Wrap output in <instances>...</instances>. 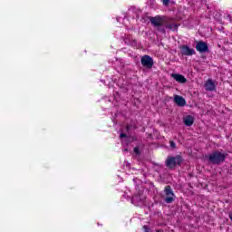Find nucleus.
Listing matches in <instances>:
<instances>
[{
	"label": "nucleus",
	"instance_id": "obj_1",
	"mask_svg": "<svg viewBox=\"0 0 232 232\" xmlns=\"http://www.w3.org/2000/svg\"><path fill=\"white\" fill-rule=\"evenodd\" d=\"M208 159L212 164H220L226 160V154L215 151L209 155Z\"/></svg>",
	"mask_w": 232,
	"mask_h": 232
},
{
	"label": "nucleus",
	"instance_id": "obj_2",
	"mask_svg": "<svg viewBox=\"0 0 232 232\" xmlns=\"http://www.w3.org/2000/svg\"><path fill=\"white\" fill-rule=\"evenodd\" d=\"M181 163H182V158L180 156L168 157L166 160V166L167 168H169V169H173V168H176L177 166H180Z\"/></svg>",
	"mask_w": 232,
	"mask_h": 232
},
{
	"label": "nucleus",
	"instance_id": "obj_3",
	"mask_svg": "<svg viewBox=\"0 0 232 232\" xmlns=\"http://www.w3.org/2000/svg\"><path fill=\"white\" fill-rule=\"evenodd\" d=\"M141 64L142 66H144V68H153V58H151L150 55H144L143 57H141Z\"/></svg>",
	"mask_w": 232,
	"mask_h": 232
},
{
	"label": "nucleus",
	"instance_id": "obj_4",
	"mask_svg": "<svg viewBox=\"0 0 232 232\" xmlns=\"http://www.w3.org/2000/svg\"><path fill=\"white\" fill-rule=\"evenodd\" d=\"M146 200V197L142 194L134 195L131 198V204L134 206H142Z\"/></svg>",
	"mask_w": 232,
	"mask_h": 232
},
{
	"label": "nucleus",
	"instance_id": "obj_5",
	"mask_svg": "<svg viewBox=\"0 0 232 232\" xmlns=\"http://www.w3.org/2000/svg\"><path fill=\"white\" fill-rule=\"evenodd\" d=\"M165 195H167V198H165V202H167V204H171V202L175 200V194L173 193V190H171L170 187H167L165 188Z\"/></svg>",
	"mask_w": 232,
	"mask_h": 232
},
{
	"label": "nucleus",
	"instance_id": "obj_6",
	"mask_svg": "<svg viewBox=\"0 0 232 232\" xmlns=\"http://www.w3.org/2000/svg\"><path fill=\"white\" fill-rule=\"evenodd\" d=\"M196 50L199 52V53H206L207 52H209V47H208V44L200 41L197 43Z\"/></svg>",
	"mask_w": 232,
	"mask_h": 232
},
{
	"label": "nucleus",
	"instance_id": "obj_7",
	"mask_svg": "<svg viewBox=\"0 0 232 232\" xmlns=\"http://www.w3.org/2000/svg\"><path fill=\"white\" fill-rule=\"evenodd\" d=\"M171 77L173 78L174 81L179 82L180 84H185V82H188V79H186V77H184V75L182 74L172 73Z\"/></svg>",
	"mask_w": 232,
	"mask_h": 232
},
{
	"label": "nucleus",
	"instance_id": "obj_8",
	"mask_svg": "<svg viewBox=\"0 0 232 232\" xmlns=\"http://www.w3.org/2000/svg\"><path fill=\"white\" fill-rule=\"evenodd\" d=\"M182 55H195V49L189 48V46L183 45L180 47Z\"/></svg>",
	"mask_w": 232,
	"mask_h": 232
},
{
	"label": "nucleus",
	"instance_id": "obj_9",
	"mask_svg": "<svg viewBox=\"0 0 232 232\" xmlns=\"http://www.w3.org/2000/svg\"><path fill=\"white\" fill-rule=\"evenodd\" d=\"M174 102L177 104V106H179L180 108L184 107L186 105V100L182 96L174 95Z\"/></svg>",
	"mask_w": 232,
	"mask_h": 232
},
{
	"label": "nucleus",
	"instance_id": "obj_10",
	"mask_svg": "<svg viewBox=\"0 0 232 232\" xmlns=\"http://www.w3.org/2000/svg\"><path fill=\"white\" fill-rule=\"evenodd\" d=\"M183 122L185 126H193V122H195V118L191 115L185 116L183 118Z\"/></svg>",
	"mask_w": 232,
	"mask_h": 232
},
{
	"label": "nucleus",
	"instance_id": "obj_11",
	"mask_svg": "<svg viewBox=\"0 0 232 232\" xmlns=\"http://www.w3.org/2000/svg\"><path fill=\"white\" fill-rule=\"evenodd\" d=\"M124 41H125V44H128L129 46H137V41L133 39V36L131 35H127Z\"/></svg>",
	"mask_w": 232,
	"mask_h": 232
},
{
	"label": "nucleus",
	"instance_id": "obj_12",
	"mask_svg": "<svg viewBox=\"0 0 232 232\" xmlns=\"http://www.w3.org/2000/svg\"><path fill=\"white\" fill-rule=\"evenodd\" d=\"M205 88L206 90H208V92H214L216 86H215V82L212 80H208L206 83H205Z\"/></svg>",
	"mask_w": 232,
	"mask_h": 232
},
{
	"label": "nucleus",
	"instance_id": "obj_13",
	"mask_svg": "<svg viewBox=\"0 0 232 232\" xmlns=\"http://www.w3.org/2000/svg\"><path fill=\"white\" fill-rule=\"evenodd\" d=\"M120 139H121L122 146H128V144L130 142V138L128 136H126L125 133H121L120 134Z\"/></svg>",
	"mask_w": 232,
	"mask_h": 232
},
{
	"label": "nucleus",
	"instance_id": "obj_14",
	"mask_svg": "<svg viewBox=\"0 0 232 232\" xmlns=\"http://www.w3.org/2000/svg\"><path fill=\"white\" fill-rule=\"evenodd\" d=\"M150 23H151V24H153V26H161L162 25V20H160L159 17L150 18Z\"/></svg>",
	"mask_w": 232,
	"mask_h": 232
},
{
	"label": "nucleus",
	"instance_id": "obj_15",
	"mask_svg": "<svg viewBox=\"0 0 232 232\" xmlns=\"http://www.w3.org/2000/svg\"><path fill=\"white\" fill-rule=\"evenodd\" d=\"M166 28H168L169 30H172V32H175L177 30V28H179V24H167Z\"/></svg>",
	"mask_w": 232,
	"mask_h": 232
},
{
	"label": "nucleus",
	"instance_id": "obj_16",
	"mask_svg": "<svg viewBox=\"0 0 232 232\" xmlns=\"http://www.w3.org/2000/svg\"><path fill=\"white\" fill-rule=\"evenodd\" d=\"M164 6H168L169 5V0H161Z\"/></svg>",
	"mask_w": 232,
	"mask_h": 232
},
{
	"label": "nucleus",
	"instance_id": "obj_17",
	"mask_svg": "<svg viewBox=\"0 0 232 232\" xmlns=\"http://www.w3.org/2000/svg\"><path fill=\"white\" fill-rule=\"evenodd\" d=\"M142 229L144 232H150V227H148V226H143Z\"/></svg>",
	"mask_w": 232,
	"mask_h": 232
},
{
	"label": "nucleus",
	"instance_id": "obj_18",
	"mask_svg": "<svg viewBox=\"0 0 232 232\" xmlns=\"http://www.w3.org/2000/svg\"><path fill=\"white\" fill-rule=\"evenodd\" d=\"M169 144H170V148H173V149L177 148V144H175L174 141H170Z\"/></svg>",
	"mask_w": 232,
	"mask_h": 232
},
{
	"label": "nucleus",
	"instance_id": "obj_19",
	"mask_svg": "<svg viewBox=\"0 0 232 232\" xmlns=\"http://www.w3.org/2000/svg\"><path fill=\"white\" fill-rule=\"evenodd\" d=\"M117 21H118V23H121V21H126V18H121V17H118L117 18Z\"/></svg>",
	"mask_w": 232,
	"mask_h": 232
},
{
	"label": "nucleus",
	"instance_id": "obj_20",
	"mask_svg": "<svg viewBox=\"0 0 232 232\" xmlns=\"http://www.w3.org/2000/svg\"><path fill=\"white\" fill-rule=\"evenodd\" d=\"M134 153H139V148H134Z\"/></svg>",
	"mask_w": 232,
	"mask_h": 232
},
{
	"label": "nucleus",
	"instance_id": "obj_21",
	"mask_svg": "<svg viewBox=\"0 0 232 232\" xmlns=\"http://www.w3.org/2000/svg\"><path fill=\"white\" fill-rule=\"evenodd\" d=\"M229 218L232 221V212L229 214Z\"/></svg>",
	"mask_w": 232,
	"mask_h": 232
},
{
	"label": "nucleus",
	"instance_id": "obj_22",
	"mask_svg": "<svg viewBox=\"0 0 232 232\" xmlns=\"http://www.w3.org/2000/svg\"><path fill=\"white\" fill-rule=\"evenodd\" d=\"M124 151H128V149H125Z\"/></svg>",
	"mask_w": 232,
	"mask_h": 232
},
{
	"label": "nucleus",
	"instance_id": "obj_23",
	"mask_svg": "<svg viewBox=\"0 0 232 232\" xmlns=\"http://www.w3.org/2000/svg\"><path fill=\"white\" fill-rule=\"evenodd\" d=\"M156 232H162V231H160V230H157Z\"/></svg>",
	"mask_w": 232,
	"mask_h": 232
}]
</instances>
